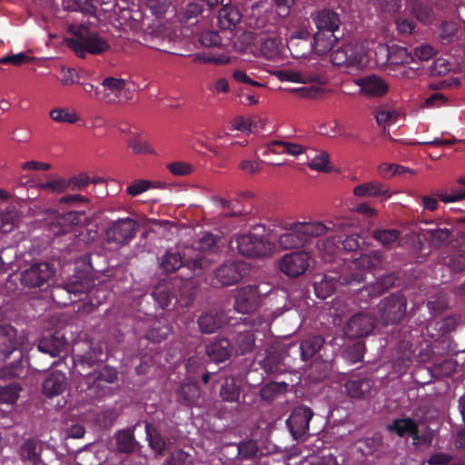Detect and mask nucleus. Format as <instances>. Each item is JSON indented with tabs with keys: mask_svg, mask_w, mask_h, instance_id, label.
<instances>
[{
	"mask_svg": "<svg viewBox=\"0 0 465 465\" xmlns=\"http://www.w3.org/2000/svg\"><path fill=\"white\" fill-rule=\"evenodd\" d=\"M285 229L287 232L279 237V245L285 250L296 249L320 235V222L288 223Z\"/></svg>",
	"mask_w": 465,
	"mask_h": 465,
	"instance_id": "1",
	"label": "nucleus"
},
{
	"mask_svg": "<svg viewBox=\"0 0 465 465\" xmlns=\"http://www.w3.org/2000/svg\"><path fill=\"white\" fill-rule=\"evenodd\" d=\"M94 285V280L82 273L74 276L64 284L54 286L51 291V297L58 304L66 306L80 300V296L87 293Z\"/></svg>",
	"mask_w": 465,
	"mask_h": 465,
	"instance_id": "2",
	"label": "nucleus"
},
{
	"mask_svg": "<svg viewBox=\"0 0 465 465\" xmlns=\"http://www.w3.org/2000/svg\"><path fill=\"white\" fill-rule=\"evenodd\" d=\"M132 96L133 91L128 87L125 80L108 76L102 81L100 92L92 94L91 99L109 104H117L129 101Z\"/></svg>",
	"mask_w": 465,
	"mask_h": 465,
	"instance_id": "3",
	"label": "nucleus"
},
{
	"mask_svg": "<svg viewBox=\"0 0 465 465\" xmlns=\"http://www.w3.org/2000/svg\"><path fill=\"white\" fill-rule=\"evenodd\" d=\"M56 270L46 262H35L21 272V283L29 289H46L51 285Z\"/></svg>",
	"mask_w": 465,
	"mask_h": 465,
	"instance_id": "4",
	"label": "nucleus"
},
{
	"mask_svg": "<svg viewBox=\"0 0 465 465\" xmlns=\"http://www.w3.org/2000/svg\"><path fill=\"white\" fill-rule=\"evenodd\" d=\"M313 22L318 29V32L311 35L309 32L300 31L292 34L287 40V47L292 55L295 58L305 57L312 53L318 54L317 37L320 32V11L316 10L312 13Z\"/></svg>",
	"mask_w": 465,
	"mask_h": 465,
	"instance_id": "5",
	"label": "nucleus"
},
{
	"mask_svg": "<svg viewBox=\"0 0 465 465\" xmlns=\"http://www.w3.org/2000/svg\"><path fill=\"white\" fill-rule=\"evenodd\" d=\"M369 43L348 45L337 49L331 55V61L337 66L361 68L369 64Z\"/></svg>",
	"mask_w": 465,
	"mask_h": 465,
	"instance_id": "6",
	"label": "nucleus"
},
{
	"mask_svg": "<svg viewBox=\"0 0 465 465\" xmlns=\"http://www.w3.org/2000/svg\"><path fill=\"white\" fill-rule=\"evenodd\" d=\"M161 268L166 272H173L182 266L192 271L193 275L200 276L208 269V262L201 255L195 254L193 257H183L178 252H166L161 259Z\"/></svg>",
	"mask_w": 465,
	"mask_h": 465,
	"instance_id": "7",
	"label": "nucleus"
},
{
	"mask_svg": "<svg viewBox=\"0 0 465 465\" xmlns=\"http://www.w3.org/2000/svg\"><path fill=\"white\" fill-rule=\"evenodd\" d=\"M236 247L240 254L250 258L267 256L273 249L266 237L252 232L237 236Z\"/></svg>",
	"mask_w": 465,
	"mask_h": 465,
	"instance_id": "8",
	"label": "nucleus"
},
{
	"mask_svg": "<svg viewBox=\"0 0 465 465\" xmlns=\"http://www.w3.org/2000/svg\"><path fill=\"white\" fill-rule=\"evenodd\" d=\"M137 222L130 217L112 222L106 229V240L109 243L127 244L138 231Z\"/></svg>",
	"mask_w": 465,
	"mask_h": 465,
	"instance_id": "9",
	"label": "nucleus"
},
{
	"mask_svg": "<svg viewBox=\"0 0 465 465\" xmlns=\"http://www.w3.org/2000/svg\"><path fill=\"white\" fill-rule=\"evenodd\" d=\"M406 299L400 295H391L381 301L378 306L379 321L382 324H394L406 313Z\"/></svg>",
	"mask_w": 465,
	"mask_h": 465,
	"instance_id": "10",
	"label": "nucleus"
},
{
	"mask_svg": "<svg viewBox=\"0 0 465 465\" xmlns=\"http://www.w3.org/2000/svg\"><path fill=\"white\" fill-rule=\"evenodd\" d=\"M67 45L81 58H84L87 53L101 54L110 48L109 44L97 34H88L76 39H69Z\"/></svg>",
	"mask_w": 465,
	"mask_h": 465,
	"instance_id": "11",
	"label": "nucleus"
},
{
	"mask_svg": "<svg viewBox=\"0 0 465 465\" xmlns=\"http://www.w3.org/2000/svg\"><path fill=\"white\" fill-rule=\"evenodd\" d=\"M261 302V293L255 284L238 289L234 296V310L242 314H249L256 311Z\"/></svg>",
	"mask_w": 465,
	"mask_h": 465,
	"instance_id": "12",
	"label": "nucleus"
},
{
	"mask_svg": "<svg viewBox=\"0 0 465 465\" xmlns=\"http://www.w3.org/2000/svg\"><path fill=\"white\" fill-rule=\"evenodd\" d=\"M341 20L331 11H322V51L331 49L340 38Z\"/></svg>",
	"mask_w": 465,
	"mask_h": 465,
	"instance_id": "13",
	"label": "nucleus"
},
{
	"mask_svg": "<svg viewBox=\"0 0 465 465\" xmlns=\"http://www.w3.org/2000/svg\"><path fill=\"white\" fill-rule=\"evenodd\" d=\"M312 416V410L307 406L301 405L292 411L286 424L293 440H299L307 433Z\"/></svg>",
	"mask_w": 465,
	"mask_h": 465,
	"instance_id": "14",
	"label": "nucleus"
},
{
	"mask_svg": "<svg viewBox=\"0 0 465 465\" xmlns=\"http://www.w3.org/2000/svg\"><path fill=\"white\" fill-rule=\"evenodd\" d=\"M117 379V371L114 368L104 366L99 371L85 376L81 381V391H86L87 395L93 397V393L104 388L105 383H113Z\"/></svg>",
	"mask_w": 465,
	"mask_h": 465,
	"instance_id": "15",
	"label": "nucleus"
},
{
	"mask_svg": "<svg viewBox=\"0 0 465 465\" xmlns=\"http://www.w3.org/2000/svg\"><path fill=\"white\" fill-rule=\"evenodd\" d=\"M248 272L245 263L226 262L214 272V278L222 286H230L239 282Z\"/></svg>",
	"mask_w": 465,
	"mask_h": 465,
	"instance_id": "16",
	"label": "nucleus"
},
{
	"mask_svg": "<svg viewBox=\"0 0 465 465\" xmlns=\"http://www.w3.org/2000/svg\"><path fill=\"white\" fill-rule=\"evenodd\" d=\"M310 255L306 252H296L285 254L280 261V270L289 277H298L309 267Z\"/></svg>",
	"mask_w": 465,
	"mask_h": 465,
	"instance_id": "17",
	"label": "nucleus"
},
{
	"mask_svg": "<svg viewBox=\"0 0 465 465\" xmlns=\"http://www.w3.org/2000/svg\"><path fill=\"white\" fill-rule=\"evenodd\" d=\"M374 328V320L369 312H361L352 316L347 322L344 333L351 339L370 334Z\"/></svg>",
	"mask_w": 465,
	"mask_h": 465,
	"instance_id": "18",
	"label": "nucleus"
},
{
	"mask_svg": "<svg viewBox=\"0 0 465 465\" xmlns=\"http://www.w3.org/2000/svg\"><path fill=\"white\" fill-rule=\"evenodd\" d=\"M354 83L361 88L362 94L371 97L383 96L390 89L389 84L381 77L375 74L355 79Z\"/></svg>",
	"mask_w": 465,
	"mask_h": 465,
	"instance_id": "19",
	"label": "nucleus"
},
{
	"mask_svg": "<svg viewBox=\"0 0 465 465\" xmlns=\"http://www.w3.org/2000/svg\"><path fill=\"white\" fill-rule=\"evenodd\" d=\"M205 352L210 361L221 363L230 359L232 346L226 338H214L205 346Z\"/></svg>",
	"mask_w": 465,
	"mask_h": 465,
	"instance_id": "20",
	"label": "nucleus"
},
{
	"mask_svg": "<svg viewBox=\"0 0 465 465\" xmlns=\"http://www.w3.org/2000/svg\"><path fill=\"white\" fill-rule=\"evenodd\" d=\"M67 346V341L61 331H54L44 335L38 341L37 348L44 353L50 354L52 357L58 356Z\"/></svg>",
	"mask_w": 465,
	"mask_h": 465,
	"instance_id": "21",
	"label": "nucleus"
},
{
	"mask_svg": "<svg viewBox=\"0 0 465 465\" xmlns=\"http://www.w3.org/2000/svg\"><path fill=\"white\" fill-rule=\"evenodd\" d=\"M175 285L173 280L160 282L153 290L152 296L163 309L174 308L175 305Z\"/></svg>",
	"mask_w": 465,
	"mask_h": 465,
	"instance_id": "22",
	"label": "nucleus"
},
{
	"mask_svg": "<svg viewBox=\"0 0 465 465\" xmlns=\"http://www.w3.org/2000/svg\"><path fill=\"white\" fill-rule=\"evenodd\" d=\"M67 388L65 374L62 371H53L45 380L43 383V393L52 398L62 394Z\"/></svg>",
	"mask_w": 465,
	"mask_h": 465,
	"instance_id": "23",
	"label": "nucleus"
},
{
	"mask_svg": "<svg viewBox=\"0 0 465 465\" xmlns=\"http://www.w3.org/2000/svg\"><path fill=\"white\" fill-rule=\"evenodd\" d=\"M200 387L197 381L191 379L184 380L176 391L177 401L185 405L193 406L200 398Z\"/></svg>",
	"mask_w": 465,
	"mask_h": 465,
	"instance_id": "24",
	"label": "nucleus"
},
{
	"mask_svg": "<svg viewBox=\"0 0 465 465\" xmlns=\"http://www.w3.org/2000/svg\"><path fill=\"white\" fill-rule=\"evenodd\" d=\"M218 12V25L223 30H232L242 20V14L239 9L232 5L223 4Z\"/></svg>",
	"mask_w": 465,
	"mask_h": 465,
	"instance_id": "25",
	"label": "nucleus"
},
{
	"mask_svg": "<svg viewBox=\"0 0 465 465\" xmlns=\"http://www.w3.org/2000/svg\"><path fill=\"white\" fill-rule=\"evenodd\" d=\"M256 337L252 330L240 331L232 338V351L239 355H246L255 349Z\"/></svg>",
	"mask_w": 465,
	"mask_h": 465,
	"instance_id": "26",
	"label": "nucleus"
},
{
	"mask_svg": "<svg viewBox=\"0 0 465 465\" xmlns=\"http://www.w3.org/2000/svg\"><path fill=\"white\" fill-rule=\"evenodd\" d=\"M17 331L11 325L0 326V352L8 358L15 351L19 349Z\"/></svg>",
	"mask_w": 465,
	"mask_h": 465,
	"instance_id": "27",
	"label": "nucleus"
},
{
	"mask_svg": "<svg viewBox=\"0 0 465 465\" xmlns=\"http://www.w3.org/2000/svg\"><path fill=\"white\" fill-rule=\"evenodd\" d=\"M173 285H175L176 293L175 305L181 308L189 307L193 303L195 295V288L193 283L182 279H173Z\"/></svg>",
	"mask_w": 465,
	"mask_h": 465,
	"instance_id": "28",
	"label": "nucleus"
},
{
	"mask_svg": "<svg viewBox=\"0 0 465 465\" xmlns=\"http://www.w3.org/2000/svg\"><path fill=\"white\" fill-rule=\"evenodd\" d=\"M198 327L203 333L216 332L223 324V314L215 311L202 313L197 320Z\"/></svg>",
	"mask_w": 465,
	"mask_h": 465,
	"instance_id": "29",
	"label": "nucleus"
},
{
	"mask_svg": "<svg viewBox=\"0 0 465 465\" xmlns=\"http://www.w3.org/2000/svg\"><path fill=\"white\" fill-rule=\"evenodd\" d=\"M387 428L391 431H395L399 436H411L415 445L420 443L417 424L410 418L395 420L392 423L388 424Z\"/></svg>",
	"mask_w": 465,
	"mask_h": 465,
	"instance_id": "30",
	"label": "nucleus"
},
{
	"mask_svg": "<svg viewBox=\"0 0 465 465\" xmlns=\"http://www.w3.org/2000/svg\"><path fill=\"white\" fill-rule=\"evenodd\" d=\"M301 358L303 361H311V366L317 369L320 359V341L317 337L302 341L299 345Z\"/></svg>",
	"mask_w": 465,
	"mask_h": 465,
	"instance_id": "31",
	"label": "nucleus"
},
{
	"mask_svg": "<svg viewBox=\"0 0 465 465\" xmlns=\"http://www.w3.org/2000/svg\"><path fill=\"white\" fill-rule=\"evenodd\" d=\"M171 328L165 320L154 319L151 322L144 338L155 343L167 339Z\"/></svg>",
	"mask_w": 465,
	"mask_h": 465,
	"instance_id": "32",
	"label": "nucleus"
},
{
	"mask_svg": "<svg viewBox=\"0 0 465 465\" xmlns=\"http://www.w3.org/2000/svg\"><path fill=\"white\" fill-rule=\"evenodd\" d=\"M220 241L221 237L218 234L205 232L194 242V248L200 251L198 254H201L208 262V266L210 262L203 256V252H218L220 251Z\"/></svg>",
	"mask_w": 465,
	"mask_h": 465,
	"instance_id": "33",
	"label": "nucleus"
},
{
	"mask_svg": "<svg viewBox=\"0 0 465 465\" xmlns=\"http://www.w3.org/2000/svg\"><path fill=\"white\" fill-rule=\"evenodd\" d=\"M353 194L356 197H373L387 195L388 189L380 182L370 181L354 187Z\"/></svg>",
	"mask_w": 465,
	"mask_h": 465,
	"instance_id": "34",
	"label": "nucleus"
},
{
	"mask_svg": "<svg viewBox=\"0 0 465 465\" xmlns=\"http://www.w3.org/2000/svg\"><path fill=\"white\" fill-rule=\"evenodd\" d=\"M405 6L422 24H429L433 20L432 9L421 4L420 0H405Z\"/></svg>",
	"mask_w": 465,
	"mask_h": 465,
	"instance_id": "35",
	"label": "nucleus"
},
{
	"mask_svg": "<svg viewBox=\"0 0 465 465\" xmlns=\"http://www.w3.org/2000/svg\"><path fill=\"white\" fill-rule=\"evenodd\" d=\"M83 213H84V210H71L58 215L55 221L60 229L55 232V234L68 232L73 225L80 223V217Z\"/></svg>",
	"mask_w": 465,
	"mask_h": 465,
	"instance_id": "36",
	"label": "nucleus"
},
{
	"mask_svg": "<svg viewBox=\"0 0 465 465\" xmlns=\"http://www.w3.org/2000/svg\"><path fill=\"white\" fill-rule=\"evenodd\" d=\"M241 394V386L235 377H227L220 389V397L223 401L237 402Z\"/></svg>",
	"mask_w": 465,
	"mask_h": 465,
	"instance_id": "37",
	"label": "nucleus"
},
{
	"mask_svg": "<svg viewBox=\"0 0 465 465\" xmlns=\"http://www.w3.org/2000/svg\"><path fill=\"white\" fill-rule=\"evenodd\" d=\"M371 388V382L368 379L350 380L345 383V390L350 397H364Z\"/></svg>",
	"mask_w": 465,
	"mask_h": 465,
	"instance_id": "38",
	"label": "nucleus"
},
{
	"mask_svg": "<svg viewBox=\"0 0 465 465\" xmlns=\"http://www.w3.org/2000/svg\"><path fill=\"white\" fill-rule=\"evenodd\" d=\"M282 41L276 36L265 37L262 39L260 44V51L262 55L268 59L272 60L279 56L281 53Z\"/></svg>",
	"mask_w": 465,
	"mask_h": 465,
	"instance_id": "39",
	"label": "nucleus"
},
{
	"mask_svg": "<svg viewBox=\"0 0 465 465\" xmlns=\"http://www.w3.org/2000/svg\"><path fill=\"white\" fill-rule=\"evenodd\" d=\"M22 390V385L17 381L0 386V403L9 405L15 404L17 401Z\"/></svg>",
	"mask_w": 465,
	"mask_h": 465,
	"instance_id": "40",
	"label": "nucleus"
},
{
	"mask_svg": "<svg viewBox=\"0 0 465 465\" xmlns=\"http://www.w3.org/2000/svg\"><path fill=\"white\" fill-rule=\"evenodd\" d=\"M288 384L284 381H270L260 390V397L263 401H271L278 395L286 391Z\"/></svg>",
	"mask_w": 465,
	"mask_h": 465,
	"instance_id": "41",
	"label": "nucleus"
},
{
	"mask_svg": "<svg viewBox=\"0 0 465 465\" xmlns=\"http://www.w3.org/2000/svg\"><path fill=\"white\" fill-rule=\"evenodd\" d=\"M375 116L379 125L390 126L401 119V114L397 109L381 106L376 111Z\"/></svg>",
	"mask_w": 465,
	"mask_h": 465,
	"instance_id": "42",
	"label": "nucleus"
},
{
	"mask_svg": "<svg viewBox=\"0 0 465 465\" xmlns=\"http://www.w3.org/2000/svg\"><path fill=\"white\" fill-rule=\"evenodd\" d=\"M117 448L121 452L131 453L135 449V439L134 432L131 430H124L118 432Z\"/></svg>",
	"mask_w": 465,
	"mask_h": 465,
	"instance_id": "43",
	"label": "nucleus"
},
{
	"mask_svg": "<svg viewBox=\"0 0 465 465\" xmlns=\"http://www.w3.org/2000/svg\"><path fill=\"white\" fill-rule=\"evenodd\" d=\"M18 213L14 207H11L5 212H1L0 232L4 233L12 232L18 222Z\"/></svg>",
	"mask_w": 465,
	"mask_h": 465,
	"instance_id": "44",
	"label": "nucleus"
},
{
	"mask_svg": "<svg viewBox=\"0 0 465 465\" xmlns=\"http://www.w3.org/2000/svg\"><path fill=\"white\" fill-rule=\"evenodd\" d=\"M399 354L393 366L398 373H403L411 363L413 351L407 343H404L401 346Z\"/></svg>",
	"mask_w": 465,
	"mask_h": 465,
	"instance_id": "45",
	"label": "nucleus"
},
{
	"mask_svg": "<svg viewBox=\"0 0 465 465\" xmlns=\"http://www.w3.org/2000/svg\"><path fill=\"white\" fill-rule=\"evenodd\" d=\"M414 61V57L407 48L401 46L391 47V55L389 64H402Z\"/></svg>",
	"mask_w": 465,
	"mask_h": 465,
	"instance_id": "46",
	"label": "nucleus"
},
{
	"mask_svg": "<svg viewBox=\"0 0 465 465\" xmlns=\"http://www.w3.org/2000/svg\"><path fill=\"white\" fill-rule=\"evenodd\" d=\"M21 360H22V355L20 354L19 360L10 362L8 365L3 367L0 371L1 378L2 379L20 378L25 371Z\"/></svg>",
	"mask_w": 465,
	"mask_h": 465,
	"instance_id": "47",
	"label": "nucleus"
},
{
	"mask_svg": "<svg viewBox=\"0 0 465 465\" xmlns=\"http://www.w3.org/2000/svg\"><path fill=\"white\" fill-rule=\"evenodd\" d=\"M49 115L57 123L74 124L78 121L77 114L70 112L67 108H54L50 112Z\"/></svg>",
	"mask_w": 465,
	"mask_h": 465,
	"instance_id": "48",
	"label": "nucleus"
},
{
	"mask_svg": "<svg viewBox=\"0 0 465 465\" xmlns=\"http://www.w3.org/2000/svg\"><path fill=\"white\" fill-rule=\"evenodd\" d=\"M368 43H369L368 54H370V52H371L370 45H371L372 48H374V57H375L376 64L381 66L389 64L390 55H391V47H388L387 45H381V44H379L375 46V43H372V42L371 43L368 42Z\"/></svg>",
	"mask_w": 465,
	"mask_h": 465,
	"instance_id": "49",
	"label": "nucleus"
},
{
	"mask_svg": "<svg viewBox=\"0 0 465 465\" xmlns=\"http://www.w3.org/2000/svg\"><path fill=\"white\" fill-rule=\"evenodd\" d=\"M381 255L378 252H374L371 253H364L361 254L358 259H356V265L367 269H373L378 267L381 264Z\"/></svg>",
	"mask_w": 465,
	"mask_h": 465,
	"instance_id": "50",
	"label": "nucleus"
},
{
	"mask_svg": "<svg viewBox=\"0 0 465 465\" xmlns=\"http://www.w3.org/2000/svg\"><path fill=\"white\" fill-rule=\"evenodd\" d=\"M167 465H194V460L191 454L183 450H176L172 452Z\"/></svg>",
	"mask_w": 465,
	"mask_h": 465,
	"instance_id": "51",
	"label": "nucleus"
},
{
	"mask_svg": "<svg viewBox=\"0 0 465 465\" xmlns=\"http://www.w3.org/2000/svg\"><path fill=\"white\" fill-rule=\"evenodd\" d=\"M258 446L256 441L249 440L238 444V456L242 460H249L257 455Z\"/></svg>",
	"mask_w": 465,
	"mask_h": 465,
	"instance_id": "52",
	"label": "nucleus"
},
{
	"mask_svg": "<svg viewBox=\"0 0 465 465\" xmlns=\"http://www.w3.org/2000/svg\"><path fill=\"white\" fill-rule=\"evenodd\" d=\"M438 196L444 203H455L465 198V190L455 188L442 190Z\"/></svg>",
	"mask_w": 465,
	"mask_h": 465,
	"instance_id": "53",
	"label": "nucleus"
},
{
	"mask_svg": "<svg viewBox=\"0 0 465 465\" xmlns=\"http://www.w3.org/2000/svg\"><path fill=\"white\" fill-rule=\"evenodd\" d=\"M91 183L90 177L86 173H80L76 176L65 180V189L72 191L82 190Z\"/></svg>",
	"mask_w": 465,
	"mask_h": 465,
	"instance_id": "54",
	"label": "nucleus"
},
{
	"mask_svg": "<svg viewBox=\"0 0 465 465\" xmlns=\"http://www.w3.org/2000/svg\"><path fill=\"white\" fill-rule=\"evenodd\" d=\"M40 190L60 193L64 192L65 189V179H53L46 183H40L37 184Z\"/></svg>",
	"mask_w": 465,
	"mask_h": 465,
	"instance_id": "55",
	"label": "nucleus"
},
{
	"mask_svg": "<svg viewBox=\"0 0 465 465\" xmlns=\"http://www.w3.org/2000/svg\"><path fill=\"white\" fill-rule=\"evenodd\" d=\"M170 173L176 176L189 175L193 172V167L190 163L184 162H173L167 165Z\"/></svg>",
	"mask_w": 465,
	"mask_h": 465,
	"instance_id": "56",
	"label": "nucleus"
},
{
	"mask_svg": "<svg viewBox=\"0 0 465 465\" xmlns=\"http://www.w3.org/2000/svg\"><path fill=\"white\" fill-rule=\"evenodd\" d=\"M374 237L383 245H389L398 239L399 232L393 229L379 230L374 232Z\"/></svg>",
	"mask_w": 465,
	"mask_h": 465,
	"instance_id": "57",
	"label": "nucleus"
},
{
	"mask_svg": "<svg viewBox=\"0 0 465 465\" xmlns=\"http://www.w3.org/2000/svg\"><path fill=\"white\" fill-rule=\"evenodd\" d=\"M199 42L204 47L217 46L221 44V36L216 31H206L200 35Z\"/></svg>",
	"mask_w": 465,
	"mask_h": 465,
	"instance_id": "58",
	"label": "nucleus"
},
{
	"mask_svg": "<svg viewBox=\"0 0 465 465\" xmlns=\"http://www.w3.org/2000/svg\"><path fill=\"white\" fill-rule=\"evenodd\" d=\"M282 82L304 83L303 75L292 70H278L274 73Z\"/></svg>",
	"mask_w": 465,
	"mask_h": 465,
	"instance_id": "59",
	"label": "nucleus"
},
{
	"mask_svg": "<svg viewBox=\"0 0 465 465\" xmlns=\"http://www.w3.org/2000/svg\"><path fill=\"white\" fill-rule=\"evenodd\" d=\"M147 5L152 13L157 16L161 17L165 15L169 6V0H148Z\"/></svg>",
	"mask_w": 465,
	"mask_h": 465,
	"instance_id": "60",
	"label": "nucleus"
},
{
	"mask_svg": "<svg viewBox=\"0 0 465 465\" xmlns=\"http://www.w3.org/2000/svg\"><path fill=\"white\" fill-rule=\"evenodd\" d=\"M152 185V183L147 180H135L126 188V193L131 196H137L143 192L147 191Z\"/></svg>",
	"mask_w": 465,
	"mask_h": 465,
	"instance_id": "61",
	"label": "nucleus"
},
{
	"mask_svg": "<svg viewBox=\"0 0 465 465\" xmlns=\"http://www.w3.org/2000/svg\"><path fill=\"white\" fill-rule=\"evenodd\" d=\"M74 460L78 465H98L94 460V454L88 449H82L76 451Z\"/></svg>",
	"mask_w": 465,
	"mask_h": 465,
	"instance_id": "62",
	"label": "nucleus"
},
{
	"mask_svg": "<svg viewBox=\"0 0 465 465\" xmlns=\"http://www.w3.org/2000/svg\"><path fill=\"white\" fill-rule=\"evenodd\" d=\"M395 25L398 32L402 35L411 34L416 27L415 23L405 16H399L395 20Z\"/></svg>",
	"mask_w": 465,
	"mask_h": 465,
	"instance_id": "63",
	"label": "nucleus"
},
{
	"mask_svg": "<svg viewBox=\"0 0 465 465\" xmlns=\"http://www.w3.org/2000/svg\"><path fill=\"white\" fill-rule=\"evenodd\" d=\"M63 78L61 83L65 85L80 84L82 74L74 68H62Z\"/></svg>",
	"mask_w": 465,
	"mask_h": 465,
	"instance_id": "64",
	"label": "nucleus"
}]
</instances>
